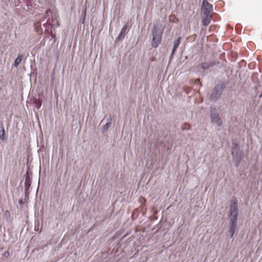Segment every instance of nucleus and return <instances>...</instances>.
Wrapping results in <instances>:
<instances>
[{"mask_svg":"<svg viewBox=\"0 0 262 262\" xmlns=\"http://www.w3.org/2000/svg\"><path fill=\"white\" fill-rule=\"evenodd\" d=\"M238 208L237 204V200L235 197H232L230 206V222H237L238 220Z\"/></svg>","mask_w":262,"mask_h":262,"instance_id":"obj_1","label":"nucleus"},{"mask_svg":"<svg viewBox=\"0 0 262 262\" xmlns=\"http://www.w3.org/2000/svg\"><path fill=\"white\" fill-rule=\"evenodd\" d=\"M6 213H8V214H9V211H6L5 212V214H6Z\"/></svg>","mask_w":262,"mask_h":262,"instance_id":"obj_24","label":"nucleus"},{"mask_svg":"<svg viewBox=\"0 0 262 262\" xmlns=\"http://www.w3.org/2000/svg\"><path fill=\"white\" fill-rule=\"evenodd\" d=\"M127 24H125L124 25V26L123 27L122 30H121V31L119 35V39H121L122 38L124 37L125 33H126V30H127Z\"/></svg>","mask_w":262,"mask_h":262,"instance_id":"obj_10","label":"nucleus"},{"mask_svg":"<svg viewBox=\"0 0 262 262\" xmlns=\"http://www.w3.org/2000/svg\"><path fill=\"white\" fill-rule=\"evenodd\" d=\"M33 103L34 104L36 108L37 109H39L41 106L42 102L39 99L36 98L34 99Z\"/></svg>","mask_w":262,"mask_h":262,"instance_id":"obj_12","label":"nucleus"},{"mask_svg":"<svg viewBox=\"0 0 262 262\" xmlns=\"http://www.w3.org/2000/svg\"><path fill=\"white\" fill-rule=\"evenodd\" d=\"M5 137V132L4 127H0V139L2 140H4Z\"/></svg>","mask_w":262,"mask_h":262,"instance_id":"obj_17","label":"nucleus"},{"mask_svg":"<svg viewBox=\"0 0 262 262\" xmlns=\"http://www.w3.org/2000/svg\"><path fill=\"white\" fill-rule=\"evenodd\" d=\"M86 13V9L85 7L83 9V10L82 11V17H81V22L83 24L84 23V21H85V20Z\"/></svg>","mask_w":262,"mask_h":262,"instance_id":"obj_15","label":"nucleus"},{"mask_svg":"<svg viewBox=\"0 0 262 262\" xmlns=\"http://www.w3.org/2000/svg\"><path fill=\"white\" fill-rule=\"evenodd\" d=\"M30 183L29 182V181L27 180H26V181H25V186L26 187H29L30 186Z\"/></svg>","mask_w":262,"mask_h":262,"instance_id":"obj_19","label":"nucleus"},{"mask_svg":"<svg viewBox=\"0 0 262 262\" xmlns=\"http://www.w3.org/2000/svg\"><path fill=\"white\" fill-rule=\"evenodd\" d=\"M22 59V56L21 55H18L17 57L15 59L14 63V66L15 67H17L18 64L20 63Z\"/></svg>","mask_w":262,"mask_h":262,"instance_id":"obj_14","label":"nucleus"},{"mask_svg":"<svg viewBox=\"0 0 262 262\" xmlns=\"http://www.w3.org/2000/svg\"><path fill=\"white\" fill-rule=\"evenodd\" d=\"M161 39V33L158 30V28L156 26L154 27L152 31V39L151 41V46L154 48H157L159 45Z\"/></svg>","mask_w":262,"mask_h":262,"instance_id":"obj_3","label":"nucleus"},{"mask_svg":"<svg viewBox=\"0 0 262 262\" xmlns=\"http://www.w3.org/2000/svg\"><path fill=\"white\" fill-rule=\"evenodd\" d=\"M229 231L235 232L237 228V222H229Z\"/></svg>","mask_w":262,"mask_h":262,"instance_id":"obj_9","label":"nucleus"},{"mask_svg":"<svg viewBox=\"0 0 262 262\" xmlns=\"http://www.w3.org/2000/svg\"><path fill=\"white\" fill-rule=\"evenodd\" d=\"M9 254V253L8 252H7V253H5V255H7Z\"/></svg>","mask_w":262,"mask_h":262,"instance_id":"obj_23","label":"nucleus"},{"mask_svg":"<svg viewBox=\"0 0 262 262\" xmlns=\"http://www.w3.org/2000/svg\"><path fill=\"white\" fill-rule=\"evenodd\" d=\"M235 234V232L229 231V234L231 238H232Z\"/></svg>","mask_w":262,"mask_h":262,"instance_id":"obj_20","label":"nucleus"},{"mask_svg":"<svg viewBox=\"0 0 262 262\" xmlns=\"http://www.w3.org/2000/svg\"><path fill=\"white\" fill-rule=\"evenodd\" d=\"M222 92V86L219 85H216L214 87L213 92L210 96V99L212 101H215L217 98H219L221 96Z\"/></svg>","mask_w":262,"mask_h":262,"instance_id":"obj_4","label":"nucleus"},{"mask_svg":"<svg viewBox=\"0 0 262 262\" xmlns=\"http://www.w3.org/2000/svg\"><path fill=\"white\" fill-rule=\"evenodd\" d=\"M111 124V122H107L103 127L102 132L104 133L106 132Z\"/></svg>","mask_w":262,"mask_h":262,"instance_id":"obj_18","label":"nucleus"},{"mask_svg":"<svg viewBox=\"0 0 262 262\" xmlns=\"http://www.w3.org/2000/svg\"><path fill=\"white\" fill-rule=\"evenodd\" d=\"M199 81H200V80H199V79H196V80H195V82H199Z\"/></svg>","mask_w":262,"mask_h":262,"instance_id":"obj_22","label":"nucleus"},{"mask_svg":"<svg viewBox=\"0 0 262 262\" xmlns=\"http://www.w3.org/2000/svg\"><path fill=\"white\" fill-rule=\"evenodd\" d=\"M191 126L190 124L188 123H184L181 126V128L182 130H186L190 129Z\"/></svg>","mask_w":262,"mask_h":262,"instance_id":"obj_16","label":"nucleus"},{"mask_svg":"<svg viewBox=\"0 0 262 262\" xmlns=\"http://www.w3.org/2000/svg\"><path fill=\"white\" fill-rule=\"evenodd\" d=\"M205 16L202 18V24L205 26H208L210 23L211 19H212V16L211 14H204Z\"/></svg>","mask_w":262,"mask_h":262,"instance_id":"obj_6","label":"nucleus"},{"mask_svg":"<svg viewBox=\"0 0 262 262\" xmlns=\"http://www.w3.org/2000/svg\"><path fill=\"white\" fill-rule=\"evenodd\" d=\"M212 66H213V64L211 62H204L201 64V68L204 70L208 69Z\"/></svg>","mask_w":262,"mask_h":262,"instance_id":"obj_13","label":"nucleus"},{"mask_svg":"<svg viewBox=\"0 0 262 262\" xmlns=\"http://www.w3.org/2000/svg\"><path fill=\"white\" fill-rule=\"evenodd\" d=\"M128 233L125 234L121 239V241L122 240L124 237H125L127 235Z\"/></svg>","mask_w":262,"mask_h":262,"instance_id":"obj_21","label":"nucleus"},{"mask_svg":"<svg viewBox=\"0 0 262 262\" xmlns=\"http://www.w3.org/2000/svg\"><path fill=\"white\" fill-rule=\"evenodd\" d=\"M202 10L204 14H210L213 11V7L206 0H204L202 4Z\"/></svg>","mask_w":262,"mask_h":262,"instance_id":"obj_5","label":"nucleus"},{"mask_svg":"<svg viewBox=\"0 0 262 262\" xmlns=\"http://www.w3.org/2000/svg\"><path fill=\"white\" fill-rule=\"evenodd\" d=\"M45 18L46 17L43 16L42 17L41 20L40 19L39 21L34 23V28L36 32H39L41 29L40 21L44 20Z\"/></svg>","mask_w":262,"mask_h":262,"instance_id":"obj_8","label":"nucleus"},{"mask_svg":"<svg viewBox=\"0 0 262 262\" xmlns=\"http://www.w3.org/2000/svg\"><path fill=\"white\" fill-rule=\"evenodd\" d=\"M210 117L212 122L215 123L217 125L221 124V120L217 116L211 114Z\"/></svg>","mask_w":262,"mask_h":262,"instance_id":"obj_7","label":"nucleus"},{"mask_svg":"<svg viewBox=\"0 0 262 262\" xmlns=\"http://www.w3.org/2000/svg\"><path fill=\"white\" fill-rule=\"evenodd\" d=\"M231 153L233 157V160L235 166L238 167L244 157L243 154H242L241 148H232Z\"/></svg>","mask_w":262,"mask_h":262,"instance_id":"obj_2","label":"nucleus"},{"mask_svg":"<svg viewBox=\"0 0 262 262\" xmlns=\"http://www.w3.org/2000/svg\"><path fill=\"white\" fill-rule=\"evenodd\" d=\"M180 40H181V37H179L176 40L174 41L173 50H172V53H171L172 54H173L174 53V51H176V50L178 48V46H179V45L180 43Z\"/></svg>","mask_w":262,"mask_h":262,"instance_id":"obj_11","label":"nucleus"}]
</instances>
